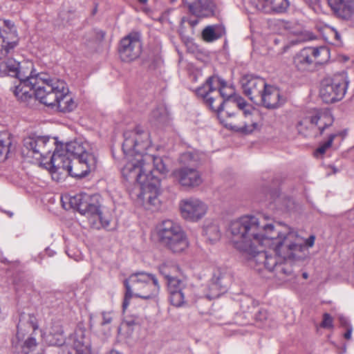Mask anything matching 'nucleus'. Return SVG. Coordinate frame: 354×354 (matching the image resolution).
Listing matches in <instances>:
<instances>
[{
  "label": "nucleus",
  "instance_id": "obj_13",
  "mask_svg": "<svg viewBox=\"0 0 354 354\" xmlns=\"http://www.w3.org/2000/svg\"><path fill=\"white\" fill-rule=\"evenodd\" d=\"M50 79L44 78L39 75L34 77L32 75V71H30L26 73V77L19 79V84L15 87L13 93L19 100L22 102L27 101L33 95L37 99L36 93L39 86L42 82H48Z\"/></svg>",
  "mask_w": 354,
  "mask_h": 354
},
{
  "label": "nucleus",
  "instance_id": "obj_21",
  "mask_svg": "<svg viewBox=\"0 0 354 354\" xmlns=\"http://www.w3.org/2000/svg\"><path fill=\"white\" fill-rule=\"evenodd\" d=\"M179 183L184 187H196L202 183L200 173L194 167H183L174 173Z\"/></svg>",
  "mask_w": 354,
  "mask_h": 354
},
{
  "label": "nucleus",
  "instance_id": "obj_48",
  "mask_svg": "<svg viewBox=\"0 0 354 354\" xmlns=\"http://www.w3.org/2000/svg\"><path fill=\"white\" fill-rule=\"evenodd\" d=\"M346 332L344 333V338L346 339H350L351 337V333H352V327L351 326H348V328H346Z\"/></svg>",
  "mask_w": 354,
  "mask_h": 354
},
{
  "label": "nucleus",
  "instance_id": "obj_30",
  "mask_svg": "<svg viewBox=\"0 0 354 354\" xmlns=\"http://www.w3.org/2000/svg\"><path fill=\"white\" fill-rule=\"evenodd\" d=\"M145 160L153 162L154 169L151 171L153 174L154 171H158L160 174H165L169 171L167 166L163 159L161 157H156L151 155L144 153ZM151 171L150 169H147V173Z\"/></svg>",
  "mask_w": 354,
  "mask_h": 354
},
{
  "label": "nucleus",
  "instance_id": "obj_31",
  "mask_svg": "<svg viewBox=\"0 0 354 354\" xmlns=\"http://www.w3.org/2000/svg\"><path fill=\"white\" fill-rule=\"evenodd\" d=\"M284 28L288 30L290 33L297 36L298 38L292 40L289 44H286L285 46H283L282 53H286L289 49L290 46L295 45L303 40V38L301 37L302 30L300 27L294 28L292 24H291L289 22H286L284 24Z\"/></svg>",
  "mask_w": 354,
  "mask_h": 354
},
{
  "label": "nucleus",
  "instance_id": "obj_8",
  "mask_svg": "<svg viewBox=\"0 0 354 354\" xmlns=\"http://www.w3.org/2000/svg\"><path fill=\"white\" fill-rule=\"evenodd\" d=\"M219 120L226 128L243 135L252 133L258 127L250 110H245L237 115L229 111L225 112V115L219 113Z\"/></svg>",
  "mask_w": 354,
  "mask_h": 354
},
{
  "label": "nucleus",
  "instance_id": "obj_24",
  "mask_svg": "<svg viewBox=\"0 0 354 354\" xmlns=\"http://www.w3.org/2000/svg\"><path fill=\"white\" fill-rule=\"evenodd\" d=\"M185 4L193 15L207 17L214 15V6L210 0H184Z\"/></svg>",
  "mask_w": 354,
  "mask_h": 354
},
{
  "label": "nucleus",
  "instance_id": "obj_11",
  "mask_svg": "<svg viewBox=\"0 0 354 354\" xmlns=\"http://www.w3.org/2000/svg\"><path fill=\"white\" fill-rule=\"evenodd\" d=\"M70 206L80 214L93 217L102 223V212L100 209L98 196L80 194L69 198Z\"/></svg>",
  "mask_w": 354,
  "mask_h": 354
},
{
  "label": "nucleus",
  "instance_id": "obj_32",
  "mask_svg": "<svg viewBox=\"0 0 354 354\" xmlns=\"http://www.w3.org/2000/svg\"><path fill=\"white\" fill-rule=\"evenodd\" d=\"M160 182L158 179V185L156 190L149 188L145 189L144 185L140 187V189L142 191L144 199L147 200L148 203L153 206H156L159 203V201L157 196L160 189Z\"/></svg>",
  "mask_w": 354,
  "mask_h": 354
},
{
  "label": "nucleus",
  "instance_id": "obj_28",
  "mask_svg": "<svg viewBox=\"0 0 354 354\" xmlns=\"http://www.w3.org/2000/svg\"><path fill=\"white\" fill-rule=\"evenodd\" d=\"M73 348L77 354H91L90 340L82 329L75 330L74 333Z\"/></svg>",
  "mask_w": 354,
  "mask_h": 354
},
{
  "label": "nucleus",
  "instance_id": "obj_12",
  "mask_svg": "<svg viewBox=\"0 0 354 354\" xmlns=\"http://www.w3.org/2000/svg\"><path fill=\"white\" fill-rule=\"evenodd\" d=\"M51 151L49 138L46 136H29L24 140L22 154L37 160L46 158Z\"/></svg>",
  "mask_w": 354,
  "mask_h": 354
},
{
  "label": "nucleus",
  "instance_id": "obj_29",
  "mask_svg": "<svg viewBox=\"0 0 354 354\" xmlns=\"http://www.w3.org/2000/svg\"><path fill=\"white\" fill-rule=\"evenodd\" d=\"M225 33V28L221 26H208L202 32L203 39L207 42L221 38Z\"/></svg>",
  "mask_w": 354,
  "mask_h": 354
},
{
  "label": "nucleus",
  "instance_id": "obj_43",
  "mask_svg": "<svg viewBox=\"0 0 354 354\" xmlns=\"http://www.w3.org/2000/svg\"><path fill=\"white\" fill-rule=\"evenodd\" d=\"M268 319V313L266 310H260L255 315V320L257 322H259V326Z\"/></svg>",
  "mask_w": 354,
  "mask_h": 354
},
{
  "label": "nucleus",
  "instance_id": "obj_42",
  "mask_svg": "<svg viewBox=\"0 0 354 354\" xmlns=\"http://www.w3.org/2000/svg\"><path fill=\"white\" fill-rule=\"evenodd\" d=\"M333 317L327 313L323 315V320L320 324V326L324 328H333Z\"/></svg>",
  "mask_w": 354,
  "mask_h": 354
},
{
  "label": "nucleus",
  "instance_id": "obj_51",
  "mask_svg": "<svg viewBox=\"0 0 354 354\" xmlns=\"http://www.w3.org/2000/svg\"><path fill=\"white\" fill-rule=\"evenodd\" d=\"M335 38L337 40H339L340 39V35L335 30Z\"/></svg>",
  "mask_w": 354,
  "mask_h": 354
},
{
  "label": "nucleus",
  "instance_id": "obj_22",
  "mask_svg": "<svg viewBox=\"0 0 354 354\" xmlns=\"http://www.w3.org/2000/svg\"><path fill=\"white\" fill-rule=\"evenodd\" d=\"M257 10L266 14H280L287 11L290 3L288 0H254Z\"/></svg>",
  "mask_w": 354,
  "mask_h": 354
},
{
  "label": "nucleus",
  "instance_id": "obj_50",
  "mask_svg": "<svg viewBox=\"0 0 354 354\" xmlns=\"http://www.w3.org/2000/svg\"><path fill=\"white\" fill-rule=\"evenodd\" d=\"M339 321H340L341 324H342V326H346V328H348V326H350V325L348 324V322H347L346 319H344V318H343V317H340V318H339Z\"/></svg>",
  "mask_w": 354,
  "mask_h": 354
},
{
  "label": "nucleus",
  "instance_id": "obj_3",
  "mask_svg": "<svg viewBox=\"0 0 354 354\" xmlns=\"http://www.w3.org/2000/svg\"><path fill=\"white\" fill-rule=\"evenodd\" d=\"M39 102L48 106H57L60 112H71L77 104L73 100L66 82L51 78L48 82H42L36 93Z\"/></svg>",
  "mask_w": 354,
  "mask_h": 354
},
{
  "label": "nucleus",
  "instance_id": "obj_2",
  "mask_svg": "<svg viewBox=\"0 0 354 354\" xmlns=\"http://www.w3.org/2000/svg\"><path fill=\"white\" fill-rule=\"evenodd\" d=\"M122 150L127 162L122 169V175L127 180L136 182L140 187L157 189L158 178L151 171L147 173L144 153L151 146L149 133L140 127L124 133Z\"/></svg>",
  "mask_w": 354,
  "mask_h": 354
},
{
  "label": "nucleus",
  "instance_id": "obj_20",
  "mask_svg": "<svg viewBox=\"0 0 354 354\" xmlns=\"http://www.w3.org/2000/svg\"><path fill=\"white\" fill-rule=\"evenodd\" d=\"M285 102L279 90L272 85L267 84L263 93H261L258 104H261L268 109H274L281 106Z\"/></svg>",
  "mask_w": 354,
  "mask_h": 354
},
{
  "label": "nucleus",
  "instance_id": "obj_53",
  "mask_svg": "<svg viewBox=\"0 0 354 354\" xmlns=\"http://www.w3.org/2000/svg\"><path fill=\"white\" fill-rule=\"evenodd\" d=\"M302 277H303L304 279H306L308 277V273H307V272H304V273L302 274Z\"/></svg>",
  "mask_w": 354,
  "mask_h": 354
},
{
  "label": "nucleus",
  "instance_id": "obj_49",
  "mask_svg": "<svg viewBox=\"0 0 354 354\" xmlns=\"http://www.w3.org/2000/svg\"><path fill=\"white\" fill-rule=\"evenodd\" d=\"M20 330H21V320L19 321V323L17 325V337L19 339H20V338H22V335L21 336V334H20Z\"/></svg>",
  "mask_w": 354,
  "mask_h": 354
},
{
  "label": "nucleus",
  "instance_id": "obj_6",
  "mask_svg": "<svg viewBox=\"0 0 354 354\" xmlns=\"http://www.w3.org/2000/svg\"><path fill=\"white\" fill-rule=\"evenodd\" d=\"M72 160L70 157L63 153V151H54L50 156V166L51 172L58 171L62 169L68 173L71 176L77 178L85 177L96 167L97 159L95 155H88L87 159L77 160L74 165H71Z\"/></svg>",
  "mask_w": 354,
  "mask_h": 354
},
{
  "label": "nucleus",
  "instance_id": "obj_37",
  "mask_svg": "<svg viewBox=\"0 0 354 354\" xmlns=\"http://www.w3.org/2000/svg\"><path fill=\"white\" fill-rule=\"evenodd\" d=\"M286 260H289V259H288L283 260V258H281V260H280V261L277 259V265L274 268L273 271H275L277 274L282 273V274H284L285 275H289L291 273V270L290 269V268H288V265L286 262L282 263V261H284ZM294 260L297 261L298 259H294Z\"/></svg>",
  "mask_w": 354,
  "mask_h": 354
},
{
  "label": "nucleus",
  "instance_id": "obj_34",
  "mask_svg": "<svg viewBox=\"0 0 354 354\" xmlns=\"http://www.w3.org/2000/svg\"><path fill=\"white\" fill-rule=\"evenodd\" d=\"M226 275L220 270H217L212 277L213 285L216 286L221 290H224L227 287Z\"/></svg>",
  "mask_w": 354,
  "mask_h": 354
},
{
  "label": "nucleus",
  "instance_id": "obj_56",
  "mask_svg": "<svg viewBox=\"0 0 354 354\" xmlns=\"http://www.w3.org/2000/svg\"><path fill=\"white\" fill-rule=\"evenodd\" d=\"M279 40L278 39H277V38H276V39H274V43L275 44H279Z\"/></svg>",
  "mask_w": 354,
  "mask_h": 354
},
{
  "label": "nucleus",
  "instance_id": "obj_19",
  "mask_svg": "<svg viewBox=\"0 0 354 354\" xmlns=\"http://www.w3.org/2000/svg\"><path fill=\"white\" fill-rule=\"evenodd\" d=\"M167 284L170 303L176 307L182 306L189 298L188 292L190 288L176 277L169 278Z\"/></svg>",
  "mask_w": 354,
  "mask_h": 354
},
{
  "label": "nucleus",
  "instance_id": "obj_52",
  "mask_svg": "<svg viewBox=\"0 0 354 354\" xmlns=\"http://www.w3.org/2000/svg\"><path fill=\"white\" fill-rule=\"evenodd\" d=\"M139 3L141 4H145L148 1V0H138Z\"/></svg>",
  "mask_w": 354,
  "mask_h": 354
},
{
  "label": "nucleus",
  "instance_id": "obj_33",
  "mask_svg": "<svg viewBox=\"0 0 354 354\" xmlns=\"http://www.w3.org/2000/svg\"><path fill=\"white\" fill-rule=\"evenodd\" d=\"M203 235L205 236L211 243H214L219 240L221 233L218 226L214 223L205 225L203 228Z\"/></svg>",
  "mask_w": 354,
  "mask_h": 354
},
{
  "label": "nucleus",
  "instance_id": "obj_4",
  "mask_svg": "<svg viewBox=\"0 0 354 354\" xmlns=\"http://www.w3.org/2000/svg\"><path fill=\"white\" fill-rule=\"evenodd\" d=\"M196 93L198 96L201 97L206 104L214 111L217 113L219 118V113L225 115L224 106L230 104L229 100H232L233 91L227 86L226 82L216 75L209 77L205 82L198 87Z\"/></svg>",
  "mask_w": 354,
  "mask_h": 354
},
{
  "label": "nucleus",
  "instance_id": "obj_55",
  "mask_svg": "<svg viewBox=\"0 0 354 354\" xmlns=\"http://www.w3.org/2000/svg\"><path fill=\"white\" fill-rule=\"evenodd\" d=\"M310 1L311 2V3H317L319 0H310Z\"/></svg>",
  "mask_w": 354,
  "mask_h": 354
},
{
  "label": "nucleus",
  "instance_id": "obj_57",
  "mask_svg": "<svg viewBox=\"0 0 354 354\" xmlns=\"http://www.w3.org/2000/svg\"><path fill=\"white\" fill-rule=\"evenodd\" d=\"M109 354H120L118 352H116V351H111L110 353Z\"/></svg>",
  "mask_w": 354,
  "mask_h": 354
},
{
  "label": "nucleus",
  "instance_id": "obj_46",
  "mask_svg": "<svg viewBox=\"0 0 354 354\" xmlns=\"http://www.w3.org/2000/svg\"><path fill=\"white\" fill-rule=\"evenodd\" d=\"M74 15V12L71 10L62 11L59 13L60 19L66 22H70L72 19V17Z\"/></svg>",
  "mask_w": 354,
  "mask_h": 354
},
{
  "label": "nucleus",
  "instance_id": "obj_14",
  "mask_svg": "<svg viewBox=\"0 0 354 354\" xmlns=\"http://www.w3.org/2000/svg\"><path fill=\"white\" fill-rule=\"evenodd\" d=\"M333 120L332 117L326 113L320 111H316L314 115L304 118L298 123L297 128L300 133L305 136L310 135V132L315 133V130L319 131V135H322L325 129L331 126Z\"/></svg>",
  "mask_w": 354,
  "mask_h": 354
},
{
  "label": "nucleus",
  "instance_id": "obj_10",
  "mask_svg": "<svg viewBox=\"0 0 354 354\" xmlns=\"http://www.w3.org/2000/svg\"><path fill=\"white\" fill-rule=\"evenodd\" d=\"M329 51L325 47H307L294 57L293 63L298 71L312 70L316 64H323L328 58Z\"/></svg>",
  "mask_w": 354,
  "mask_h": 354
},
{
  "label": "nucleus",
  "instance_id": "obj_16",
  "mask_svg": "<svg viewBox=\"0 0 354 354\" xmlns=\"http://www.w3.org/2000/svg\"><path fill=\"white\" fill-rule=\"evenodd\" d=\"M5 29L0 28V59L10 54L18 44V36L10 21H3Z\"/></svg>",
  "mask_w": 354,
  "mask_h": 354
},
{
  "label": "nucleus",
  "instance_id": "obj_36",
  "mask_svg": "<svg viewBox=\"0 0 354 354\" xmlns=\"http://www.w3.org/2000/svg\"><path fill=\"white\" fill-rule=\"evenodd\" d=\"M10 144L9 138L4 139L0 136V159L5 160L7 158Z\"/></svg>",
  "mask_w": 354,
  "mask_h": 354
},
{
  "label": "nucleus",
  "instance_id": "obj_44",
  "mask_svg": "<svg viewBox=\"0 0 354 354\" xmlns=\"http://www.w3.org/2000/svg\"><path fill=\"white\" fill-rule=\"evenodd\" d=\"M102 326L110 324L113 321V313L111 312H102Z\"/></svg>",
  "mask_w": 354,
  "mask_h": 354
},
{
  "label": "nucleus",
  "instance_id": "obj_9",
  "mask_svg": "<svg viewBox=\"0 0 354 354\" xmlns=\"http://www.w3.org/2000/svg\"><path fill=\"white\" fill-rule=\"evenodd\" d=\"M348 84L349 80L344 74L326 78L322 82L320 97L327 104L340 101L346 93Z\"/></svg>",
  "mask_w": 354,
  "mask_h": 354
},
{
  "label": "nucleus",
  "instance_id": "obj_54",
  "mask_svg": "<svg viewBox=\"0 0 354 354\" xmlns=\"http://www.w3.org/2000/svg\"><path fill=\"white\" fill-rule=\"evenodd\" d=\"M96 12H97V6L93 10L92 15H94Z\"/></svg>",
  "mask_w": 354,
  "mask_h": 354
},
{
  "label": "nucleus",
  "instance_id": "obj_27",
  "mask_svg": "<svg viewBox=\"0 0 354 354\" xmlns=\"http://www.w3.org/2000/svg\"><path fill=\"white\" fill-rule=\"evenodd\" d=\"M333 12L339 18L347 19L354 13V0H327Z\"/></svg>",
  "mask_w": 354,
  "mask_h": 354
},
{
  "label": "nucleus",
  "instance_id": "obj_26",
  "mask_svg": "<svg viewBox=\"0 0 354 354\" xmlns=\"http://www.w3.org/2000/svg\"><path fill=\"white\" fill-rule=\"evenodd\" d=\"M29 70L25 68L20 65V63L15 59H8L0 63V76H11L17 79L24 78L26 77V73Z\"/></svg>",
  "mask_w": 354,
  "mask_h": 354
},
{
  "label": "nucleus",
  "instance_id": "obj_5",
  "mask_svg": "<svg viewBox=\"0 0 354 354\" xmlns=\"http://www.w3.org/2000/svg\"><path fill=\"white\" fill-rule=\"evenodd\" d=\"M124 286L126 292L122 303L123 310H126L133 296L148 299L157 295L160 290L158 279L145 272L131 274L124 281Z\"/></svg>",
  "mask_w": 354,
  "mask_h": 354
},
{
  "label": "nucleus",
  "instance_id": "obj_1",
  "mask_svg": "<svg viewBox=\"0 0 354 354\" xmlns=\"http://www.w3.org/2000/svg\"><path fill=\"white\" fill-rule=\"evenodd\" d=\"M229 230L234 247L249 256L250 266L258 271L263 268L273 271L277 265L275 256L259 248H269L283 260L305 259L298 233L281 222L267 223L265 220L248 215L232 221Z\"/></svg>",
  "mask_w": 354,
  "mask_h": 354
},
{
  "label": "nucleus",
  "instance_id": "obj_25",
  "mask_svg": "<svg viewBox=\"0 0 354 354\" xmlns=\"http://www.w3.org/2000/svg\"><path fill=\"white\" fill-rule=\"evenodd\" d=\"M88 145L82 141L73 140L67 142L65 145V149H58L57 148L55 151H63V153L66 156H73L77 160L87 159L88 155H94L87 151Z\"/></svg>",
  "mask_w": 354,
  "mask_h": 354
},
{
  "label": "nucleus",
  "instance_id": "obj_45",
  "mask_svg": "<svg viewBox=\"0 0 354 354\" xmlns=\"http://www.w3.org/2000/svg\"><path fill=\"white\" fill-rule=\"evenodd\" d=\"M160 273L167 279V281H169V278H174L171 277L169 272V267L166 264H162L159 267Z\"/></svg>",
  "mask_w": 354,
  "mask_h": 354
},
{
  "label": "nucleus",
  "instance_id": "obj_40",
  "mask_svg": "<svg viewBox=\"0 0 354 354\" xmlns=\"http://www.w3.org/2000/svg\"><path fill=\"white\" fill-rule=\"evenodd\" d=\"M230 104L227 106H237L242 112L245 110H249L246 109L250 107L248 103L241 97H234L232 100H229Z\"/></svg>",
  "mask_w": 354,
  "mask_h": 354
},
{
  "label": "nucleus",
  "instance_id": "obj_7",
  "mask_svg": "<svg viewBox=\"0 0 354 354\" xmlns=\"http://www.w3.org/2000/svg\"><path fill=\"white\" fill-rule=\"evenodd\" d=\"M160 243L174 253H180L189 247V241L181 227L171 220H165L157 227Z\"/></svg>",
  "mask_w": 354,
  "mask_h": 354
},
{
  "label": "nucleus",
  "instance_id": "obj_38",
  "mask_svg": "<svg viewBox=\"0 0 354 354\" xmlns=\"http://www.w3.org/2000/svg\"><path fill=\"white\" fill-rule=\"evenodd\" d=\"M36 347V339L33 337H28L22 346V352L24 354H34L32 352Z\"/></svg>",
  "mask_w": 354,
  "mask_h": 354
},
{
  "label": "nucleus",
  "instance_id": "obj_15",
  "mask_svg": "<svg viewBox=\"0 0 354 354\" xmlns=\"http://www.w3.org/2000/svg\"><path fill=\"white\" fill-rule=\"evenodd\" d=\"M141 52L142 43L139 34L132 32L120 40L118 53L122 62H130L136 59Z\"/></svg>",
  "mask_w": 354,
  "mask_h": 354
},
{
  "label": "nucleus",
  "instance_id": "obj_39",
  "mask_svg": "<svg viewBox=\"0 0 354 354\" xmlns=\"http://www.w3.org/2000/svg\"><path fill=\"white\" fill-rule=\"evenodd\" d=\"M151 118L158 122H163L167 118V112L165 108L158 107L151 113Z\"/></svg>",
  "mask_w": 354,
  "mask_h": 354
},
{
  "label": "nucleus",
  "instance_id": "obj_58",
  "mask_svg": "<svg viewBox=\"0 0 354 354\" xmlns=\"http://www.w3.org/2000/svg\"><path fill=\"white\" fill-rule=\"evenodd\" d=\"M171 2H175L176 0H170Z\"/></svg>",
  "mask_w": 354,
  "mask_h": 354
},
{
  "label": "nucleus",
  "instance_id": "obj_47",
  "mask_svg": "<svg viewBox=\"0 0 354 354\" xmlns=\"http://www.w3.org/2000/svg\"><path fill=\"white\" fill-rule=\"evenodd\" d=\"M299 236L302 240V245L304 247L303 250L306 254V257H305V258H306L307 257L306 245H307L308 247H312L314 245L315 238V236L312 235L308 239H307L306 241H304L300 236Z\"/></svg>",
  "mask_w": 354,
  "mask_h": 354
},
{
  "label": "nucleus",
  "instance_id": "obj_18",
  "mask_svg": "<svg viewBox=\"0 0 354 354\" xmlns=\"http://www.w3.org/2000/svg\"><path fill=\"white\" fill-rule=\"evenodd\" d=\"M241 83L245 95L254 103L258 104L261 93L268 84L266 80L257 76L246 75L242 77Z\"/></svg>",
  "mask_w": 354,
  "mask_h": 354
},
{
  "label": "nucleus",
  "instance_id": "obj_35",
  "mask_svg": "<svg viewBox=\"0 0 354 354\" xmlns=\"http://www.w3.org/2000/svg\"><path fill=\"white\" fill-rule=\"evenodd\" d=\"M337 136L336 133L330 134L328 140L323 143H322L319 147L316 149L315 154L317 156L318 154H324L325 152L332 146L333 142L335 138Z\"/></svg>",
  "mask_w": 354,
  "mask_h": 354
},
{
  "label": "nucleus",
  "instance_id": "obj_23",
  "mask_svg": "<svg viewBox=\"0 0 354 354\" xmlns=\"http://www.w3.org/2000/svg\"><path fill=\"white\" fill-rule=\"evenodd\" d=\"M46 342L51 346H62L59 348L58 354H71L68 346H64L65 342V337L64 335V331L62 326L55 323L52 325L48 332L45 337Z\"/></svg>",
  "mask_w": 354,
  "mask_h": 354
},
{
  "label": "nucleus",
  "instance_id": "obj_17",
  "mask_svg": "<svg viewBox=\"0 0 354 354\" xmlns=\"http://www.w3.org/2000/svg\"><path fill=\"white\" fill-rule=\"evenodd\" d=\"M180 208L182 216L188 221H197L207 212V206L201 200L189 198L180 201Z\"/></svg>",
  "mask_w": 354,
  "mask_h": 354
},
{
  "label": "nucleus",
  "instance_id": "obj_41",
  "mask_svg": "<svg viewBox=\"0 0 354 354\" xmlns=\"http://www.w3.org/2000/svg\"><path fill=\"white\" fill-rule=\"evenodd\" d=\"M180 162L185 165L195 166L196 160L194 159V156L190 153L187 152L180 156Z\"/></svg>",
  "mask_w": 354,
  "mask_h": 354
}]
</instances>
